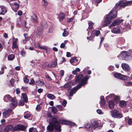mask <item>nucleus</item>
Returning <instances> with one entry per match:
<instances>
[{"mask_svg": "<svg viewBox=\"0 0 132 132\" xmlns=\"http://www.w3.org/2000/svg\"><path fill=\"white\" fill-rule=\"evenodd\" d=\"M59 119L57 116L52 117L49 120V125L47 127V130L49 131H53L54 129L61 131V126L59 123Z\"/></svg>", "mask_w": 132, "mask_h": 132, "instance_id": "1", "label": "nucleus"}, {"mask_svg": "<svg viewBox=\"0 0 132 132\" xmlns=\"http://www.w3.org/2000/svg\"><path fill=\"white\" fill-rule=\"evenodd\" d=\"M114 11L113 9L112 10L109 14L106 15L104 22L105 23L102 25L103 27L107 26L111 22L112 19L117 17V14H114L113 13Z\"/></svg>", "mask_w": 132, "mask_h": 132, "instance_id": "2", "label": "nucleus"}, {"mask_svg": "<svg viewBox=\"0 0 132 132\" xmlns=\"http://www.w3.org/2000/svg\"><path fill=\"white\" fill-rule=\"evenodd\" d=\"M121 57L124 60H128L132 58V49L128 51H122L121 53Z\"/></svg>", "mask_w": 132, "mask_h": 132, "instance_id": "3", "label": "nucleus"}, {"mask_svg": "<svg viewBox=\"0 0 132 132\" xmlns=\"http://www.w3.org/2000/svg\"><path fill=\"white\" fill-rule=\"evenodd\" d=\"M27 127L20 124H18L12 130V132L22 131H26Z\"/></svg>", "mask_w": 132, "mask_h": 132, "instance_id": "4", "label": "nucleus"}, {"mask_svg": "<svg viewBox=\"0 0 132 132\" xmlns=\"http://www.w3.org/2000/svg\"><path fill=\"white\" fill-rule=\"evenodd\" d=\"M132 4V1H126L125 2H123L122 1H121L119 2V3L116 4L115 7L116 9H117L118 6H120L119 9H121L124 8L126 6L130 5Z\"/></svg>", "mask_w": 132, "mask_h": 132, "instance_id": "5", "label": "nucleus"}, {"mask_svg": "<svg viewBox=\"0 0 132 132\" xmlns=\"http://www.w3.org/2000/svg\"><path fill=\"white\" fill-rule=\"evenodd\" d=\"M59 123L60 124L68 125L71 127L74 126L76 127L77 126V125L75 123L71 121L63 120L61 119L59 120Z\"/></svg>", "mask_w": 132, "mask_h": 132, "instance_id": "6", "label": "nucleus"}, {"mask_svg": "<svg viewBox=\"0 0 132 132\" xmlns=\"http://www.w3.org/2000/svg\"><path fill=\"white\" fill-rule=\"evenodd\" d=\"M111 115L114 118L120 119L123 117L122 113L116 110H113L111 111Z\"/></svg>", "mask_w": 132, "mask_h": 132, "instance_id": "7", "label": "nucleus"}, {"mask_svg": "<svg viewBox=\"0 0 132 132\" xmlns=\"http://www.w3.org/2000/svg\"><path fill=\"white\" fill-rule=\"evenodd\" d=\"M90 77L89 76H87L84 77L80 81V83L77 85V86H78L79 88H80L82 86L87 84L88 81Z\"/></svg>", "mask_w": 132, "mask_h": 132, "instance_id": "8", "label": "nucleus"}, {"mask_svg": "<svg viewBox=\"0 0 132 132\" xmlns=\"http://www.w3.org/2000/svg\"><path fill=\"white\" fill-rule=\"evenodd\" d=\"M114 77L120 79L126 80L127 79L128 76L121 74L120 73H116L114 74Z\"/></svg>", "mask_w": 132, "mask_h": 132, "instance_id": "9", "label": "nucleus"}, {"mask_svg": "<svg viewBox=\"0 0 132 132\" xmlns=\"http://www.w3.org/2000/svg\"><path fill=\"white\" fill-rule=\"evenodd\" d=\"M12 109H10L6 110L4 111L3 113V117L5 118L9 117L12 113Z\"/></svg>", "mask_w": 132, "mask_h": 132, "instance_id": "10", "label": "nucleus"}, {"mask_svg": "<svg viewBox=\"0 0 132 132\" xmlns=\"http://www.w3.org/2000/svg\"><path fill=\"white\" fill-rule=\"evenodd\" d=\"M79 88H79V87L78 86H77V85L75 87L71 89L70 93V96H72L76 92Z\"/></svg>", "mask_w": 132, "mask_h": 132, "instance_id": "11", "label": "nucleus"}, {"mask_svg": "<svg viewBox=\"0 0 132 132\" xmlns=\"http://www.w3.org/2000/svg\"><path fill=\"white\" fill-rule=\"evenodd\" d=\"M57 59H55L51 64H49L47 65V68L55 67L57 65Z\"/></svg>", "mask_w": 132, "mask_h": 132, "instance_id": "12", "label": "nucleus"}, {"mask_svg": "<svg viewBox=\"0 0 132 132\" xmlns=\"http://www.w3.org/2000/svg\"><path fill=\"white\" fill-rule=\"evenodd\" d=\"M121 67L122 69L126 71H128L130 70V68L127 64L122 63L121 64Z\"/></svg>", "mask_w": 132, "mask_h": 132, "instance_id": "13", "label": "nucleus"}, {"mask_svg": "<svg viewBox=\"0 0 132 132\" xmlns=\"http://www.w3.org/2000/svg\"><path fill=\"white\" fill-rule=\"evenodd\" d=\"M18 39L17 38L15 39L14 38L12 42V48L13 49L15 48H18V46L17 45V42Z\"/></svg>", "mask_w": 132, "mask_h": 132, "instance_id": "14", "label": "nucleus"}, {"mask_svg": "<svg viewBox=\"0 0 132 132\" xmlns=\"http://www.w3.org/2000/svg\"><path fill=\"white\" fill-rule=\"evenodd\" d=\"M13 128V125H8L5 127L3 132H8L9 130H11L12 131V130Z\"/></svg>", "mask_w": 132, "mask_h": 132, "instance_id": "15", "label": "nucleus"}, {"mask_svg": "<svg viewBox=\"0 0 132 132\" xmlns=\"http://www.w3.org/2000/svg\"><path fill=\"white\" fill-rule=\"evenodd\" d=\"M100 106L102 108H103L104 107L105 103V101L104 99V96L102 95L100 97Z\"/></svg>", "mask_w": 132, "mask_h": 132, "instance_id": "16", "label": "nucleus"}, {"mask_svg": "<svg viewBox=\"0 0 132 132\" xmlns=\"http://www.w3.org/2000/svg\"><path fill=\"white\" fill-rule=\"evenodd\" d=\"M123 21L122 20H120L119 19L115 20L113 22L110 26H114L119 24Z\"/></svg>", "mask_w": 132, "mask_h": 132, "instance_id": "17", "label": "nucleus"}, {"mask_svg": "<svg viewBox=\"0 0 132 132\" xmlns=\"http://www.w3.org/2000/svg\"><path fill=\"white\" fill-rule=\"evenodd\" d=\"M111 32L114 33L119 34L120 33V30L118 27L113 28L111 30Z\"/></svg>", "mask_w": 132, "mask_h": 132, "instance_id": "18", "label": "nucleus"}, {"mask_svg": "<svg viewBox=\"0 0 132 132\" xmlns=\"http://www.w3.org/2000/svg\"><path fill=\"white\" fill-rule=\"evenodd\" d=\"M83 78V75L82 74L77 75L75 77L76 81L79 82Z\"/></svg>", "mask_w": 132, "mask_h": 132, "instance_id": "19", "label": "nucleus"}, {"mask_svg": "<svg viewBox=\"0 0 132 132\" xmlns=\"http://www.w3.org/2000/svg\"><path fill=\"white\" fill-rule=\"evenodd\" d=\"M11 102V103L10 104V107L11 108L14 109L17 106V102L15 100H13Z\"/></svg>", "mask_w": 132, "mask_h": 132, "instance_id": "20", "label": "nucleus"}, {"mask_svg": "<svg viewBox=\"0 0 132 132\" xmlns=\"http://www.w3.org/2000/svg\"><path fill=\"white\" fill-rule=\"evenodd\" d=\"M6 12V8L3 6H0V15H4Z\"/></svg>", "mask_w": 132, "mask_h": 132, "instance_id": "21", "label": "nucleus"}, {"mask_svg": "<svg viewBox=\"0 0 132 132\" xmlns=\"http://www.w3.org/2000/svg\"><path fill=\"white\" fill-rule=\"evenodd\" d=\"M93 128L94 129L97 128L99 127V124L97 121H92L91 122Z\"/></svg>", "mask_w": 132, "mask_h": 132, "instance_id": "22", "label": "nucleus"}, {"mask_svg": "<svg viewBox=\"0 0 132 132\" xmlns=\"http://www.w3.org/2000/svg\"><path fill=\"white\" fill-rule=\"evenodd\" d=\"M95 31H92L91 33V35L89 37H87V39L88 40H91L92 41H94L93 38L95 36Z\"/></svg>", "mask_w": 132, "mask_h": 132, "instance_id": "23", "label": "nucleus"}, {"mask_svg": "<svg viewBox=\"0 0 132 132\" xmlns=\"http://www.w3.org/2000/svg\"><path fill=\"white\" fill-rule=\"evenodd\" d=\"M21 98H22V100L24 101V102L27 103L28 101V98L27 95L25 93H23L22 94Z\"/></svg>", "mask_w": 132, "mask_h": 132, "instance_id": "24", "label": "nucleus"}, {"mask_svg": "<svg viewBox=\"0 0 132 132\" xmlns=\"http://www.w3.org/2000/svg\"><path fill=\"white\" fill-rule=\"evenodd\" d=\"M119 105L122 108L124 107H126L127 106L125 101L124 100L119 101Z\"/></svg>", "mask_w": 132, "mask_h": 132, "instance_id": "25", "label": "nucleus"}, {"mask_svg": "<svg viewBox=\"0 0 132 132\" xmlns=\"http://www.w3.org/2000/svg\"><path fill=\"white\" fill-rule=\"evenodd\" d=\"M65 14L63 12H61L60 13L59 16V19L60 21H62L65 18Z\"/></svg>", "mask_w": 132, "mask_h": 132, "instance_id": "26", "label": "nucleus"}, {"mask_svg": "<svg viewBox=\"0 0 132 132\" xmlns=\"http://www.w3.org/2000/svg\"><path fill=\"white\" fill-rule=\"evenodd\" d=\"M43 34V31L42 30L37 29L36 32V34L39 37H40Z\"/></svg>", "mask_w": 132, "mask_h": 132, "instance_id": "27", "label": "nucleus"}, {"mask_svg": "<svg viewBox=\"0 0 132 132\" xmlns=\"http://www.w3.org/2000/svg\"><path fill=\"white\" fill-rule=\"evenodd\" d=\"M114 106V104L113 102L111 100L109 101V106L110 109H113Z\"/></svg>", "mask_w": 132, "mask_h": 132, "instance_id": "28", "label": "nucleus"}, {"mask_svg": "<svg viewBox=\"0 0 132 132\" xmlns=\"http://www.w3.org/2000/svg\"><path fill=\"white\" fill-rule=\"evenodd\" d=\"M85 127L88 130H90L92 129V128L91 127L90 124L89 123H87L85 124Z\"/></svg>", "mask_w": 132, "mask_h": 132, "instance_id": "29", "label": "nucleus"}, {"mask_svg": "<svg viewBox=\"0 0 132 132\" xmlns=\"http://www.w3.org/2000/svg\"><path fill=\"white\" fill-rule=\"evenodd\" d=\"M82 19H85L87 18L88 16L87 13H86L84 10L82 11Z\"/></svg>", "mask_w": 132, "mask_h": 132, "instance_id": "30", "label": "nucleus"}, {"mask_svg": "<svg viewBox=\"0 0 132 132\" xmlns=\"http://www.w3.org/2000/svg\"><path fill=\"white\" fill-rule=\"evenodd\" d=\"M36 47H38V48H39L40 49H41L43 50H45L46 51H47V47H46L44 46L43 47H42L41 46H40V44L38 42L36 44Z\"/></svg>", "mask_w": 132, "mask_h": 132, "instance_id": "31", "label": "nucleus"}, {"mask_svg": "<svg viewBox=\"0 0 132 132\" xmlns=\"http://www.w3.org/2000/svg\"><path fill=\"white\" fill-rule=\"evenodd\" d=\"M31 18L33 20L34 23H35L38 22V18L36 14H34V16H31Z\"/></svg>", "mask_w": 132, "mask_h": 132, "instance_id": "32", "label": "nucleus"}, {"mask_svg": "<svg viewBox=\"0 0 132 132\" xmlns=\"http://www.w3.org/2000/svg\"><path fill=\"white\" fill-rule=\"evenodd\" d=\"M7 98L8 100L12 101L14 99L12 98L10 95H5L4 98V99Z\"/></svg>", "mask_w": 132, "mask_h": 132, "instance_id": "33", "label": "nucleus"}, {"mask_svg": "<svg viewBox=\"0 0 132 132\" xmlns=\"http://www.w3.org/2000/svg\"><path fill=\"white\" fill-rule=\"evenodd\" d=\"M120 99V98L119 96H116L114 97V101L117 104L119 102Z\"/></svg>", "mask_w": 132, "mask_h": 132, "instance_id": "34", "label": "nucleus"}, {"mask_svg": "<svg viewBox=\"0 0 132 132\" xmlns=\"http://www.w3.org/2000/svg\"><path fill=\"white\" fill-rule=\"evenodd\" d=\"M71 87V85L68 83L65 84L64 86V88L67 89L68 90L70 89Z\"/></svg>", "mask_w": 132, "mask_h": 132, "instance_id": "35", "label": "nucleus"}, {"mask_svg": "<svg viewBox=\"0 0 132 132\" xmlns=\"http://www.w3.org/2000/svg\"><path fill=\"white\" fill-rule=\"evenodd\" d=\"M47 97L53 100L55 97V96L51 94L48 93L47 94Z\"/></svg>", "mask_w": 132, "mask_h": 132, "instance_id": "36", "label": "nucleus"}, {"mask_svg": "<svg viewBox=\"0 0 132 132\" xmlns=\"http://www.w3.org/2000/svg\"><path fill=\"white\" fill-rule=\"evenodd\" d=\"M19 6H12V10L15 12H16L19 8Z\"/></svg>", "mask_w": 132, "mask_h": 132, "instance_id": "37", "label": "nucleus"}, {"mask_svg": "<svg viewBox=\"0 0 132 132\" xmlns=\"http://www.w3.org/2000/svg\"><path fill=\"white\" fill-rule=\"evenodd\" d=\"M7 68L5 66H4L2 68L1 71H0V75H2L3 74L4 72V69H6Z\"/></svg>", "mask_w": 132, "mask_h": 132, "instance_id": "38", "label": "nucleus"}, {"mask_svg": "<svg viewBox=\"0 0 132 132\" xmlns=\"http://www.w3.org/2000/svg\"><path fill=\"white\" fill-rule=\"evenodd\" d=\"M69 33L65 29H64V32L62 34V36L64 37H65L68 35Z\"/></svg>", "mask_w": 132, "mask_h": 132, "instance_id": "39", "label": "nucleus"}, {"mask_svg": "<svg viewBox=\"0 0 132 132\" xmlns=\"http://www.w3.org/2000/svg\"><path fill=\"white\" fill-rule=\"evenodd\" d=\"M89 25L88 28L90 30L92 29L93 28V25L94 24V23L92 22H90L88 23Z\"/></svg>", "mask_w": 132, "mask_h": 132, "instance_id": "40", "label": "nucleus"}, {"mask_svg": "<svg viewBox=\"0 0 132 132\" xmlns=\"http://www.w3.org/2000/svg\"><path fill=\"white\" fill-rule=\"evenodd\" d=\"M14 58V56L13 54L9 55L8 57V59L9 60H13Z\"/></svg>", "mask_w": 132, "mask_h": 132, "instance_id": "41", "label": "nucleus"}, {"mask_svg": "<svg viewBox=\"0 0 132 132\" xmlns=\"http://www.w3.org/2000/svg\"><path fill=\"white\" fill-rule=\"evenodd\" d=\"M24 102L22 100H20L18 102V104L19 106H23L24 104Z\"/></svg>", "mask_w": 132, "mask_h": 132, "instance_id": "42", "label": "nucleus"}, {"mask_svg": "<svg viewBox=\"0 0 132 132\" xmlns=\"http://www.w3.org/2000/svg\"><path fill=\"white\" fill-rule=\"evenodd\" d=\"M52 112L54 113H56L57 111V108L55 107H53L52 109Z\"/></svg>", "mask_w": 132, "mask_h": 132, "instance_id": "43", "label": "nucleus"}, {"mask_svg": "<svg viewBox=\"0 0 132 132\" xmlns=\"http://www.w3.org/2000/svg\"><path fill=\"white\" fill-rule=\"evenodd\" d=\"M115 95L114 94H110L108 96H107L106 97V99H108V98H112L114 97H115Z\"/></svg>", "mask_w": 132, "mask_h": 132, "instance_id": "44", "label": "nucleus"}, {"mask_svg": "<svg viewBox=\"0 0 132 132\" xmlns=\"http://www.w3.org/2000/svg\"><path fill=\"white\" fill-rule=\"evenodd\" d=\"M21 54L23 56H25V54H26V52L24 50V48L21 49Z\"/></svg>", "mask_w": 132, "mask_h": 132, "instance_id": "45", "label": "nucleus"}, {"mask_svg": "<svg viewBox=\"0 0 132 132\" xmlns=\"http://www.w3.org/2000/svg\"><path fill=\"white\" fill-rule=\"evenodd\" d=\"M28 34H24V36L25 38V41H27L29 40V37L27 36Z\"/></svg>", "mask_w": 132, "mask_h": 132, "instance_id": "46", "label": "nucleus"}, {"mask_svg": "<svg viewBox=\"0 0 132 132\" xmlns=\"http://www.w3.org/2000/svg\"><path fill=\"white\" fill-rule=\"evenodd\" d=\"M128 124L129 125H132V119L128 118Z\"/></svg>", "mask_w": 132, "mask_h": 132, "instance_id": "47", "label": "nucleus"}, {"mask_svg": "<svg viewBox=\"0 0 132 132\" xmlns=\"http://www.w3.org/2000/svg\"><path fill=\"white\" fill-rule=\"evenodd\" d=\"M47 62H44L43 63L42 65V67L44 69H45L46 68H47Z\"/></svg>", "mask_w": 132, "mask_h": 132, "instance_id": "48", "label": "nucleus"}, {"mask_svg": "<svg viewBox=\"0 0 132 132\" xmlns=\"http://www.w3.org/2000/svg\"><path fill=\"white\" fill-rule=\"evenodd\" d=\"M29 132H38V131L36 130H34L33 128H31L29 129Z\"/></svg>", "mask_w": 132, "mask_h": 132, "instance_id": "49", "label": "nucleus"}, {"mask_svg": "<svg viewBox=\"0 0 132 132\" xmlns=\"http://www.w3.org/2000/svg\"><path fill=\"white\" fill-rule=\"evenodd\" d=\"M75 19V17L74 16H73L72 18H70L68 19L67 20V22L68 23H69L70 22L72 21L73 20Z\"/></svg>", "mask_w": 132, "mask_h": 132, "instance_id": "50", "label": "nucleus"}, {"mask_svg": "<svg viewBox=\"0 0 132 132\" xmlns=\"http://www.w3.org/2000/svg\"><path fill=\"white\" fill-rule=\"evenodd\" d=\"M64 74V71L63 70H61L60 72V74L61 77H63Z\"/></svg>", "mask_w": 132, "mask_h": 132, "instance_id": "51", "label": "nucleus"}, {"mask_svg": "<svg viewBox=\"0 0 132 132\" xmlns=\"http://www.w3.org/2000/svg\"><path fill=\"white\" fill-rule=\"evenodd\" d=\"M30 114H27L24 115V117L26 119L28 118L30 116Z\"/></svg>", "mask_w": 132, "mask_h": 132, "instance_id": "52", "label": "nucleus"}, {"mask_svg": "<svg viewBox=\"0 0 132 132\" xmlns=\"http://www.w3.org/2000/svg\"><path fill=\"white\" fill-rule=\"evenodd\" d=\"M67 103V101L65 100H64L62 102V104L64 106H65Z\"/></svg>", "mask_w": 132, "mask_h": 132, "instance_id": "53", "label": "nucleus"}, {"mask_svg": "<svg viewBox=\"0 0 132 132\" xmlns=\"http://www.w3.org/2000/svg\"><path fill=\"white\" fill-rule=\"evenodd\" d=\"M42 107L40 105H38L36 108V109L37 110H38L42 108Z\"/></svg>", "mask_w": 132, "mask_h": 132, "instance_id": "54", "label": "nucleus"}, {"mask_svg": "<svg viewBox=\"0 0 132 132\" xmlns=\"http://www.w3.org/2000/svg\"><path fill=\"white\" fill-rule=\"evenodd\" d=\"M23 80L24 82L27 83H28L29 81V79H27L26 77L24 78Z\"/></svg>", "mask_w": 132, "mask_h": 132, "instance_id": "55", "label": "nucleus"}, {"mask_svg": "<svg viewBox=\"0 0 132 132\" xmlns=\"http://www.w3.org/2000/svg\"><path fill=\"white\" fill-rule=\"evenodd\" d=\"M35 83L34 80V79H31L29 83V84L31 85H32L34 84Z\"/></svg>", "mask_w": 132, "mask_h": 132, "instance_id": "56", "label": "nucleus"}, {"mask_svg": "<svg viewBox=\"0 0 132 132\" xmlns=\"http://www.w3.org/2000/svg\"><path fill=\"white\" fill-rule=\"evenodd\" d=\"M95 35L96 36H98L100 34V31L99 30H97L95 32Z\"/></svg>", "mask_w": 132, "mask_h": 132, "instance_id": "57", "label": "nucleus"}, {"mask_svg": "<svg viewBox=\"0 0 132 132\" xmlns=\"http://www.w3.org/2000/svg\"><path fill=\"white\" fill-rule=\"evenodd\" d=\"M96 111L97 113L99 114H102L103 113L101 110L98 109Z\"/></svg>", "mask_w": 132, "mask_h": 132, "instance_id": "58", "label": "nucleus"}, {"mask_svg": "<svg viewBox=\"0 0 132 132\" xmlns=\"http://www.w3.org/2000/svg\"><path fill=\"white\" fill-rule=\"evenodd\" d=\"M22 14V12L21 10H19L18 12V14L19 16L21 15Z\"/></svg>", "mask_w": 132, "mask_h": 132, "instance_id": "59", "label": "nucleus"}, {"mask_svg": "<svg viewBox=\"0 0 132 132\" xmlns=\"http://www.w3.org/2000/svg\"><path fill=\"white\" fill-rule=\"evenodd\" d=\"M70 63H72L73 65H75V64L74 63L75 62V59H71L70 60Z\"/></svg>", "mask_w": 132, "mask_h": 132, "instance_id": "60", "label": "nucleus"}, {"mask_svg": "<svg viewBox=\"0 0 132 132\" xmlns=\"http://www.w3.org/2000/svg\"><path fill=\"white\" fill-rule=\"evenodd\" d=\"M65 46V44L64 43H62L61 44L60 47L61 48H64Z\"/></svg>", "mask_w": 132, "mask_h": 132, "instance_id": "61", "label": "nucleus"}, {"mask_svg": "<svg viewBox=\"0 0 132 132\" xmlns=\"http://www.w3.org/2000/svg\"><path fill=\"white\" fill-rule=\"evenodd\" d=\"M66 56L68 57H70L71 56V53L69 52H67Z\"/></svg>", "mask_w": 132, "mask_h": 132, "instance_id": "62", "label": "nucleus"}, {"mask_svg": "<svg viewBox=\"0 0 132 132\" xmlns=\"http://www.w3.org/2000/svg\"><path fill=\"white\" fill-rule=\"evenodd\" d=\"M3 36L5 38H7L8 37V36L6 33H4L3 34Z\"/></svg>", "mask_w": 132, "mask_h": 132, "instance_id": "63", "label": "nucleus"}, {"mask_svg": "<svg viewBox=\"0 0 132 132\" xmlns=\"http://www.w3.org/2000/svg\"><path fill=\"white\" fill-rule=\"evenodd\" d=\"M56 106L60 110H62V106L60 105H58Z\"/></svg>", "mask_w": 132, "mask_h": 132, "instance_id": "64", "label": "nucleus"}]
</instances>
